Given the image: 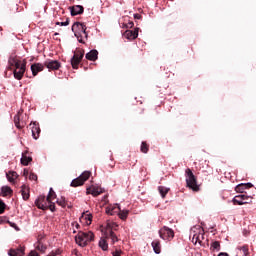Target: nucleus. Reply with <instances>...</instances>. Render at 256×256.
<instances>
[{
	"label": "nucleus",
	"mask_w": 256,
	"mask_h": 256,
	"mask_svg": "<svg viewBox=\"0 0 256 256\" xmlns=\"http://www.w3.org/2000/svg\"><path fill=\"white\" fill-rule=\"evenodd\" d=\"M95 239V234L93 232H83L79 231L78 234L75 236V242L79 247H87L91 241Z\"/></svg>",
	"instance_id": "f257e3e1"
},
{
	"label": "nucleus",
	"mask_w": 256,
	"mask_h": 256,
	"mask_svg": "<svg viewBox=\"0 0 256 256\" xmlns=\"http://www.w3.org/2000/svg\"><path fill=\"white\" fill-rule=\"evenodd\" d=\"M186 186L192 191H199V186L197 185V177L193 174V171L188 168L185 170Z\"/></svg>",
	"instance_id": "f03ea898"
},
{
	"label": "nucleus",
	"mask_w": 256,
	"mask_h": 256,
	"mask_svg": "<svg viewBox=\"0 0 256 256\" xmlns=\"http://www.w3.org/2000/svg\"><path fill=\"white\" fill-rule=\"evenodd\" d=\"M83 57H85V50L77 49L74 52V55L71 58L72 69H79V64L83 61Z\"/></svg>",
	"instance_id": "7ed1b4c3"
},
{
	"label": "nucleus",
	"mask_w": 256,
	"mask_h": 256,
	"mask_svg": "<svg viewBox=\"0 0 256 256\" xmlns=\"http://www.w3.org/2000/svg\"><path fill=\"white\" fill-rule=\"evenodd\" d=\"M72 31L75 35V37H81V33L85 35V39H88L89 35L87 34V26H85L81 22H75L72 25Z\"/></svg>",
	"instance_id": "20e7f679"
},
{
	"label": "nucleus",
	"mask_w": 256,
	"mask_h": 256,
	"mask_svg": "<svg viewBox=\"0 0 256 256\" xmlns=\"http://www.w3.org/2000/svg\"><path fill=\"white\" fill-rule=\"evenodd\" d=\"M89 177H91V172L84 171L78 178L71 182V187H81L82 185H85V181H87Z\"/></svg>",
	"instance_id": "39448f33"
},
{
	"label": "nucleus",
	"mask_w": 256,
	"mask_h": 256,
	"mask_svg": "<svg viewBox=\"0 0 256 256\" xmlns=\"http://www.w3.org/2000/svg\"><path fill=\"white\" fill-rule=\"evenodd\" d=\"M159 235L160 238L163 239L164 241H171V239L175 237V232L173 231V229L164 226L159 230Z\"/></svg>",
	"instance_id": "423d86ee"
},
{
	"label": "nucleus",
	"mask_w": 256,
	"mask_h": 256,
	"mask_svg": "<svg viewBox=\"0 0 256 256\" xmlns=\"http://www.w3.org/2000/svg\"><path fill=\"white\" fill-rule=\"evenodd\" d=\"M251 199V197L245 194H240L233 198L232 203L233 205H247L248 203H251Z\"/></svg>",
	"instance_id": "0eeeda50"
},
{
	"label": "nucleus",
	"mask_w": 256,
	"mask_h": 256,
	"mask_svg": "<svg viewBox=\"0 0 256 256\" xmlns=\"http://www.w3.org/2000/svg\"><path fill=\"white\" fill-rule=\"evenodd\" d=\"M49 203H51V200H48V198H45V196H39L35 201L36 207L42 211H47V209H49Z\"/></svg>",
	"instance_id": "6e6552de"
},
{
	"label": "nucleus",
	"mask_w": 256,
	"mask_h": 256,
	"mask_svg": "<svg viewBox=\"0 0 256 256\" xmlns=\"http://www.w3.org/2000/svg\"><path fill=\"white\" fill-rule=\"evenodd\" d=\"M22 115H23V110H20L17 113V115L14 116V124H15V127H17V129H23V127L27 125V123L23 121V119L21 118Z\"/></svg>",
	"instance_id": "1a4fd4ad"
},
{
	"label": "nucleus",
	"mask_w": 256,
	"mask_h": 256,
	"mask_svg": "<svg viewBox=\"0 0 256 256\" xmlns=\"http://www.w3.org/2000/svg\"><path fill=\"white\" fill-rule=\"evenodd\" d=\"M26 67H27V60H23V64L21 68L18 70H13V75L18 81H21V79H23V75H25Z\"/></svg>",
	"instance_id": "9d476101"
},
{
	"label": "nucleus",
	"mask_w": 256,
	"mask_h": 256,
	"mask_svg": "<svg viewBox=\"0 0 256 256\" xmlns=\"http://www.w3.org/2000/svg\"><path fill=\"white\" fill-rule=\"evenodd\" d=\"M44 67H47L49 71H57L61 67V63L57 60H47L44 62Z\"/></svg>",
	"instance_id": "9b49d317"
},
{
	"label": "nucleus",
	"mask_w": 256,
	"mask_h": 256,
	"mask_svg": "<svg viewBox=\"0 0 256 256\" xmlns=\"http://www.w3.org/2000/svg\"><path fill=\"white\" fill-rule=\"evenodd\" d=\"M108 238L111 239L112 241V244H115L117 243V241H119V238L117 237V234H115V232H113V229L114 230H117V228L115 227H118L117 224L113 223L112 226L108 225Z\"/></svg>",
	"instance_id": "f8f14e48"
},
{
	"label": "nucleus",
	"mask_w": 256,
	"mask_h": 256,
	"mask_svg": "<svg viewBox=\"0 0 256 256\" xmlns=\"http://www.w3.org/2000/svg\"><path fill=\"white\" fill-rule=\"evenodd\" d=\"M87 195H93V197H98V195H101L103 193V188L92 185L86 189Z\"/></svg>",
	"instance_id": "ddd939ff"
},
{
	"label": "nucleus",
	"mask_w": 256,
	"mask_h": 256,
	"mask_svg": "<svg viewBox=\"0 0 256 256\" xmlns=\"http://www.w3.org/2000/svg\"><path fill=\"white\" fill-rule=\"evenodd\" d=\"M43 69H45V64H42V63L32 64L31 65V71H32L33 77H37V75L39 73H41V71H43Z\"/></svg>",
	"instance_id": "4468645a"
},
{
	"label": "nucleus",
	"mask_w": 256,
	"mask_h": 256,
	"mask_svg": "<svg viewBox=\"0 0 256 256\" xmlns=\"http://www.w3.org/2000/svg\"><path fill=\"white\" fill-rule=\"evenodd\" d=\"M124 37H126V39H129L130 41H133V39H137V37H139V28H135V30H126L124 32Z\"/></svg>",
	"instance_id": "2eb2a0df"
},
{
	"label": "nucleus",
	"mask_w": 256,
	"mask_h": 256,
	"mask_svg": "<svg viewBox=\"0 0 256 256\" xmlns=\"http://www.w3.org/2000/svg\"><path fill=\"white\" fill-rule=\"evenodd\" d=\"M119 211H121V207L118 204L109 205L106 207L107 215H119Z\"/></svg>",
	"instance_id": "dca6fc26"
},
{
	"label": "nucleus",
	"mask_w": 256,
	"mask_h": 256,
	"mask_svg": "<svg viewBox=\"0 0 256 256\" xmlns=\"http://www.w3.org/2000/svg\"><path fill=\"white\" fill-rule=\"evenodd\" d=\"M83 11H85V8H83L81 5L70 7L72 17H75L76 15H83Z\"/></svg>",
	"instance_id": "f3484780"
},
{
	"label": "nucleus",
	"mask_w": 256,
	"mask_h": 256,
	"mask_svg": "<svg viewBox=\"0 0 256 256\" xmlns=\"http://www.w3.org/2000/svg\"><path fill=\"white\" fill-rule=\"evenodd\" d=\"M32 125V137L33 139H36L39 137V135H41V128L39 127V123L34 122L33 124H30V126Z\"/></svg>",
	"instance_id": "a211bd4d"
},
{
	"label": "nucleus",
	"mask_w": 256,
	"mask_h": 256,
	"mask_svg": "<svg viewBox=\"0 0 256 256\" xmlns=\"http://www.w3.org/2000/svg\"><path fill=\"white\" fill-rule=\"evenodd\" d=\"M85 58L88 60V61H97V59H99V51L97 50H91L90 52H88L86 55H85Z\"/></svg>",
	"instance_id": "6ab92c4d"
},
{
	"label": "nucleus",
	"mask_w": 256,
	"mask_h": 256,
	"mask_svg": "<svg viewBox=\"0 0 256 256\" xmlns=\"http://www.w3.org/2000/svg\"><path fill=\"white\" fill-rule=\"evenodd\" d=\"M10 256H24L25 255V248L20 247L17 249H10L8 252Z\"/></svg>",
	"instance_id": "aec40b11"
},
{
	"label": "nucleus",
	"mask_w": 256,
	"mask_h": 256,
	"mask_svg": "<svg viewBox=\"0 0 256 256\" xmlns=\"http://www.w3.org/2000/svg\"><path fill=\"white\" fill-rule=\"evenodd\" d=\"M251 187H253L251 183H245V184L242 183L236 186L235 191L237 193H243L245 189H251Z\"/></svg>",
	"instance_id": "412c9836"
},
{
	"label": "nucleus",
	"mask_w": 256,
	"mask_h": 256,
	"mask_svg": "<svg viewBox=\"0 0 256 256\" xmlns=\"http://www.w3.org/2000/svg\"><path fill=\"white\" fill-rule=\"evenodd\" d=\"M21 193H22V197H23L24 201H27L30 197L29 187H27L26 185H23L21 187Z\"/></svg>",
	"instance_id": "4be33fe9"
},
{
	"label": "nucleus",
	"mask_w": 256,
	"mask_h": 256,
	"mask_svg": "<svg viewBox=\"0 0 256 256\" xmlns=\"http://www.w3.org/2000/svg\"><path fill=\"white\" fill-rule=\"evenodd\" d=\"M31 161H33V158L31 156H27L26 153L22 154V158H21V163L24 166L29 165V163H31Z\"/></svg>",
	"instance_id": "5701e85b"
},
{
	"label": "nucleus",
	"mask_w": 256,
	"mask_h": 256,
	"mask_svg": "<svg viewBox=\"0 0 256 256\" xmlns=\"http://www.w3.org/2000/svg\"><path fill=\"white\" fill-rule=\"evenodd\" d=\"M1 193L3 197H7L9 195H13V190L9 186H2Z\"/></svg>",
	"instance_id": "b1692460"
},
{
	"label": "nucleus",
	"mask_w": 256,
	"mask_h": 256,
	"mask_svg": "<svg viewBox=\"0 0 256 256\" xmlns=\"http://www.w3.org/2000/svg\"><path fill=\"white\" fill-rule=\"evenodd\" d=\"M152 247L154 249V252L159 255L161 253V242L159 240H154L152 242Z\"/></svg>",
	"instance_id": "393cba45"
},
{
	"label": "nucleus",
	"mask_w": 256,
	"mask_h": 256,
	"mask_svg": "<svg viewBox=\"0 0 256 256\" xmlns=\"http://www.w3.org/2000/svg\"><path fill=\"white\" fill-rule=\"evenodd\" d=\"M99 247L102 251H107L109 249V244L105 238H101L99 241Z\"/></svg>",
	"instance_id": "a878e982"
},
{
	"label": "nucleus",
	"mask_w": 256,
	"mask_h": 256,
	"mask_svg": "<svg viewBox=\"0 0 256 256\" xmlns=\"http://www.w3.org/2000/svg\"><path fill=\"white\" fill-rule=\"evenodd\" d=\"M6 176L10 183H13V181H15L17 177H19V175H17V172L15 171H10L8 174H6Z\"/></svg>",
	"instance_id": "bb28decb"
},
{
	"label": "nucleus",
	"mask_w": 256,
	"mask_h": 256,
	"mask_svg": "<svg viewBox=\"0 0 256 256\" xmlns=\"http://www.w3.org/2000/svg\"><path fill=\"white\" fill-rule=\"evenodd\" d=\"M158 191L163 199L167 196V193H169V188L164 186H159Z\"/></svg>",
	"instance_id": "cd10ccee"
},
{
	"label": "nucleus",
	"mask_w": 256,
	"mask_h": 256,
	"mask_svg": "<svg viewBox=\"0 0 256 256\" xmlns=\"http://www.w3.org/2000/svg\"><path fill=\"white\" fill-rule=\"evenodd\" d=\"M36 249L38 251H40L41 253H45V251H47V246L44 245L41 240H38L37 245H36Z\"/></svg>",
	"instance_id": "c85d7f7f"
},
{
	"label": "nucleus",
	"mask_w": 256,
	"mask_h": 256,
	"mask_svg": "<svg viewBox=\"0 0 256 256\" xmlns=\"http://www.w3.org/2000/svg\"><path fill=\"white\" fill-rule=\"evenodd\" d=\"M118 215H119L120 219H122V221H125V219H127L128 215H129V211L120 209V211L118 212Z\"/></svg>",
	"instance_id": "c756f323"
},
{
	"label": "nucleus",
	"mask_w": 256,
	"mask_h": 256,
	"mask_svg": "<svg viewBox=\"0 0 256 256\" xmlns=\"http://www.w3.org/2000/svg\"><path fill=\"white\" fill-rule=\"evenodd\" d=\"M141 153H149V144L147 142H142L140 146Z\"/></svg>",
	"instance_id": "7c9ffc66"
},
{
	"label": "nucleus",
	"mask_w": 256,
	"mask_h": 256,
	"mask_svg": "<svg viewBox=\"0 0 256 256\" xmlns=\"http://www.w3.org/2000/svg\"><path fill=\"white\" fill-rule=\"evenodd\" d=\"M203 239H204L203 234L193 236V241H195V243H199V245L203 243Z\"/></svg>",
	"instance_id": "2f4dec72"
},
{
	"label": "nucleus",
	"mask_w": 256,
	"mask_h": 256,
	"mask_svg": "<svg viewBox=\"0 0 256 256\" xmlns=\"http://www.w3.org/2000/svg\"><path fill=\"white\" fill-rule=\"evenodd\" d=\"M211 249H213V251H220L221 249V243H219V241H214L212 244H211Z\"/></svg>",
	"instance_id": "473e14b6"
},
{
	"label": "nucleus",
	"mask_w": 256,
	"mask_h": 256,
	"mask_svg": "<svg viewBox=\"0 0 256 256\" xmlns=\"http://www.w3.org/2000/svg\"><path fill=\"white\" fill-rule=\"evenodd\" d=\"M240 251H242L243 255L247 256L249 255V246L244 245L238 248Z\"/></svg>",
	"instance_id": "72a5a7b5"
},
{
	"label": "nucleus",
	"mask_w": 256,
	"mask_h": 256,
	"mask_svg": "<svg viewBox=\"0 0 256 256\" xmlns=\"http://www.w3.org/2000/svg\"><path fill=\"white\" fill-rule=\"evenodd\" d=\"M48 201H52L57 197V194H55V191H53V188H50L49 194H48Z\"/></svg>",
	"instance_id": "f704fd0d"
},
{
	"label": "nucleus",
	"mask_w": 256,
	"mask_h": 256,
	"mask_svg": "<svg viewBox=\"0 0 256 256\" xmlns=\"http://www.w3.org/2000/svg\"><path fill=\"white\" fill-rule=\"evenodd\" d=\"M5 209H7V204H5L3 200H0V215H3V213H5Z\"/></svg>",
	"instance_id": "c9c22d12"
},
{
	"label": "nucleus",
	"mask_w": 256,
	"mask_h": 256,
	"mask_svg": "<svg viewBox=\"0 0 256 256\" xmlns=\"http://www.w3.org/2000/svg\"><path fill=\"white\" fill-rule=\"evenodd\" d=\"M18 62H19V59L17 58H10L8 61L10 67H14Z\"/></svg>",
	"instance_id": "e433bc0d"
},
{
	"label": "nucleus",
	"mask_w": 256,
	"mask_h": 256,
	"mask_svg": "<svg viewBox=\"0 0 256 256\" xmlns=\"http://www.w3.org/2000/svg\"><path fill=\"white\" fill-rule=\"evenodd\" d=\"M57 203L60 205V207H63L65 209V207H67V201L65 200V198H61L60 200H57Z\"/></svg>",
	"instance_id": "4c0bfd02"
},
{
	"label": "nucleus",
	"mask_w": 256,
	"mask_h": 256,
	"mask_svg": "<svg viewBox=\"0 0 256 256\" xmlns=\"http://www.w3.org/2000/svg\"><path fill=\"white\" fill-rule=\"evenodd\" d=\"M76 38L79 43H83V44H85V39H87V38H85V34H83V33H80V36H76Z\"/></svg>",
	"instance_id": "58836bf2"
},
{
	"label": "nucleus",
	"mask_w": 256,
	"mask_h": 256,
	"mask_svg": "<svg viewBox=\"0 0 256 256\" xmlns=\"http://www.w3.org/2000/svg\"><path fill=\"white\" fill-rule=\"evenodd\" d=\"M13 67H14V71L21 69V67H23V61L18 60V63L15 64Z\"/></svg>",
	"instance_id": "ea45409f"
},
{
	"label": "nucleus",
	"mask_w": 256,
	"mask_h": 256,
	"mask_svg": "<svg viewBox=\"0 0 256 256\" xmlns=\"http://www.w3.org/2000/svg\"><path fill=\"white\" fill-rule=\"evenodd\" d=\"M61 253H62L61 249H56L55 251H52L47 256H57V255H61Z\"/></svg>",
	"instance_id": "a19ab883"
},
{
	"label": "nucleus",
	"mask_w": 256,
	"mask_h": 256,
	"mask_svg": "<svg viewBox=\"0 0 256 256\" xmlns=\"http://www.w3.org/2000/svg\"><path fill=\"white\" fill-rule=\"evenodd\" d=\"M56 25H61V27H67L69 25V18L65 22H56Z\"/></svg>",
	"instance_id": "79ce46f5"
},
{
	"label": "nucleus",
	"mask_w": 256,
	"mask_h": 256,
	"mask_svg": "<svg viewBox=\"0 0 256 256\" xmlns=\"http://www.w3.org/2000/svg\"><path fill=\"white\" fill-rule=\"evenodd\" d=\"M29 179H30V181H37V174H35V173H30Z\"/></svg>",
	"instance_id": "37998d69"
},
{
	"label": "nucleus",
	"mask_w": 256,
	"mask_h": 256,
	"mask_svg": "<svg viewBox=\"0 0 256 256\" xmlns=\"http://www.w3.org/2000/svg\"><path fill=\"white\" fill-rule=\"evenodd\" d=\"M48 209H50L52 212H54L55 211V203H53V202L48 203Z\"/></svg>",
	"instance_id": "c03bdc74"
},
{
	"label": "nucleus",
	"mask_w": 256,
	"mask_h": 256,
	"mask_svg": "<svg viewBox=\"0 0 256 256\" xmlns=\"http://www.w3.org/2000/svg\"><path fill=\"white\" fill-rule=\"evenodd\" d=\"M5 221H7V217L0 216V225L5 223Z\"/></svg>",
	"instance_id": "a18cd8bd"
},
{
	"label": "nucleus",
	"mask_w": 256,
	"mask_h": 256,
	"mask_svg": "<svg viewBox=\"0 0 256 256\" xmlns=\"http://www.w3.org/2000/svg\"><path fill=\"white\" fill-rule=\"evenodd\" d=\"M135 24L133 23V22H129L127 25H126V27L128 28V29H132V27L134 26Z\"/></svg>",
	"instance_id": "49530a36"
},
{
	"label": "nucleus",
	"mask_w": 256,
	"mask_h": 256,
	"mask_svg": "<svg viewBox=\"0 0 256 256\" xmlns=\"http://www.w3.org/2000/svg\"><path fill=\"white\" fill-rule=\"evenodd\" d=\"M73 253L75 254V256H81V253H79L78 250H73Z\"/></svg>",
	"instance_id": "de8ad7c7"
},
{
	"label": "nucleus",
	"mask_w": 256,
	"mask_h": 256,
	"mask_svg": "<svg viewBox=\"0 0 256 256\" xmlns=\"http://www.w3.org/2000/svg\"><path fill=\"white\" fill-rule=\"evenodd\" d=\"M86 219H88V221H93V216L87 215Z\"/></svg>",
	"instance_id": "09e8293b"
},
{
	"label": "nucleus",
	"mask_w": 256,
	"mask_h": 256,
	"mask_svg": "<svg viewBox=\"0 0 256 256\" xmlns=\"http://www.w3.org/2000/svg\"><path fill=\"white\" fill-rule=\"evenodd\" d=\"M134 19H141V15H139V14H134Z\"/></svg>",
	"instance_id": "8fccbe9b"
},
{
	"label": "nucleus",
	"mask_w": 256,
	"mask_h": 256,
	"mask_svg": "<svg viewBox=\"0 0 256 256\" xmlns=\"http://www.w3.org/2000/svg\"><path fill=\"white\" fill-rule=\"evenodd\" d=\"M218 256H227V253L221 252Z\"/></svg>",
	"instance_id": "3c124183"
},
{
	"label": "nucleus",
	"mask_w": 256,
	"mask_h": 256,
	"mask_svg": "<svg viewBox=\"0 0 256 256\" xmlns=\"http://www.w3.org/2000/svg\"><path fill=\"white\" fill-rule=\"evenodd\" d=\"M75 227H76V229H79L80 226L78 223H76Z\"/></svg>",
	"instance_id": "603ef678"
},
{
	"label": "nucleus",
	"mask_w": 256,
	"mask_h": 256,
	"mask_svg": "<svg viewBox=\"0 0 256 256\" xmlns=\"http://www.w3.org/2000/svg\"><path fill=\"white\" fill-rule=\"evenodd\" d=\"M7 223H9L12 227H13V225H15V224H11V222H10V221H8Z\"/></svg>",
	"instance_id": "864d4df0"
},
{
	"label": "nucleus",
	"mask_w": 256,
	"mask_h": 256,
	"mask_svg": "<svg viewBox=\"0 0 256 256\" xmlns=\"http://www.w3.org/2000/svg\"><path fill=\"white\" fill-rule=\"evenodd\" d=\"M68 209H71V206H70V205H68Z\"/></svg>",
	"instance_id": "5fc2aeb1"
},
{
	"label": "nucleus",
	"mask_w": 256,
	"mask_h": 256,
	"mask_svg": "<svg viewBox=\"0 0 256 256\" xmlns=\"http://www.w3.org/2000/svg\"><path fill=\"white\" fill-rule=\"evenodd\" d=\"M54 35H59V33L56 32Z\"/></svg>",
	"instance_id": "6e6d98bb"
}]
</instances>
